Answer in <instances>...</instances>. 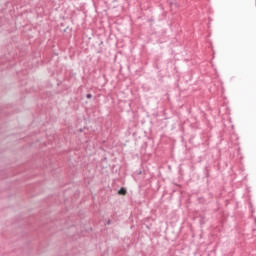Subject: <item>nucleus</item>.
I'll return each instance as SVG.
<instances>
[{
	"label": "nucleus",
	"instance_id": "1",
	"mask_svg": "<svg viewBox=\"0 0 256 256\" xmlns=\"http://www.w3.org/2000/svg\"><path fill=\"white\" fill-rule=\"evenodd\" d=\"M118 194L119 195H127V190L125 188H121L119 191H118Z\"/></svg>",
	"mask_w": 256,
	"mask_h": 256
},
{
	"label": "nucleus",
	"instance_id": "2",
	"mask_svg": "<svg viewBox=\"0 0 256 256\" xmlns=\"http://www.w3.org/2000/svg\"><path fill=\"white\" fill-rule=\"evenodd\" d=\"M86 97H87V99H91L92 95L91 94H87Z\"/></svg>",
	"mask_w": 256,
	"mask_h": 256
}]
</instances>
